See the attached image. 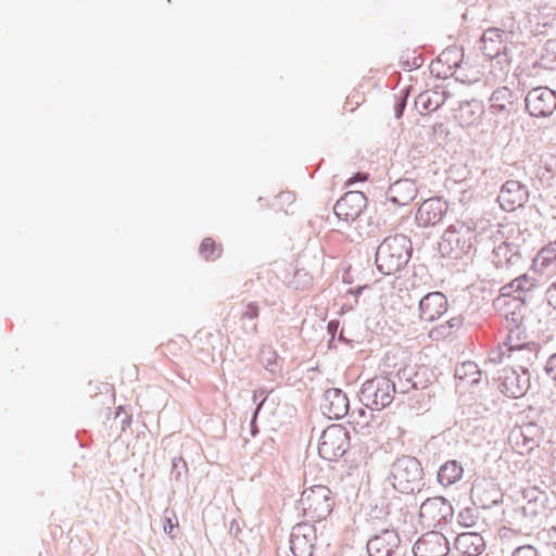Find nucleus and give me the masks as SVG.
I'll list each match as a JSON object with an SVG mask.
<instances>
[{"label":"nucleus","instance_id":"obj_1","mask_svg":"<svg viewBox=\"0 0 556 556\" xmlns=\"http://www.w3.org/2000/svg\"><path fill=\"white\" fill-rule=\"evenodd\" d=\"M410 256L409 241L405 236L388 237L378 247L376 264L383 275H392L402 269Z\"/></svg>","mask_w":556,"mask_h":556},{"label":"nucleus","instance_id":"obj_2","mask_svg":"<svg viewBox=\"0 0 556 556\" xmlns=\"http://www.w3.org/2000/svg\"><path fill=\"white\" fill-rule=\"evenodd\" d=\"M334 506L332 492L326 485H313L305 489L299 500V507L305 518L317 522L325 520Z\"/></svg>","mask_w":556,"mask_h":556},{"label":"nucleus","instance_id":"obj_3","mask_svg":"<svg viewBox=\"0 0 556 556\" xmlns=\"http://www.w3.org/2000/svg\"><path fill=\"white\" fill-rule=\"evenodd\" d=\"M422 479V467L415 457L405 456L397 459L392 467V484L401 493H413L419 490Z\"/></svg>","mask_w":556,"mask_h":556},{"label":"nucleus","instance_id":"obj_4","mask_svg":"<svg viewBox=\"0 0 556 556\" xmlns=\"http://www.w3.org/2000/svg\"><path fill=\"white\" fill-rule=\"evenodd\" d=\"M395 387L390 377L378 376L363 384L361 396L367 407L382 409L393 401Z\"/></svg>","mask_w":556,"mask_h":556},{"label":"nucleus","instance_id":"obj_5","mask_svg":"<svg viewBox=\"0 0 556 556\" xmlns=\"http://www.w3.org/2000/svg\"><path fill=\"white\" fill-rule=\"evenodd\" d=\"M349 442L350 435L346 429L341 425H331L320 435L318 454L326 460H337L346 452Z\"/></svg>","mask_w":556,"mask_h":556},{"label":"nucleus","instance_id":"obj_6","mask_svg":"<svg viewBox=\"0 0 556 556\" xmlns=\"http://www.w3.org/2000/svg\"><path fill=\"white\" fill-rule=\"evenodd\" d=\"M538 346L533 342L518 343L517 339L510 334L508 341L502 351V357L509 362L513 369H520L522 372H528L529 366L538 358Z\"/></svg>","mask_w":556,"mask_h":556},{"label":"nucleus","instance_id":"obj_7","mask_svg":"<svg viewBox=\"0 0 556 556\" xmlns=\"http://www.w3.org/2000/svg\"><path fill=\"white\" fill-rule=\"evenodd\" d=\"M526 108L532 116H549L556 109V93L546 87L534 88L526 98Z\"/></svg>","mask_w":556,"mask_h":556},{"label":"nucleus","instance_id":"obj_8","mask_svg":"<svg viewBox=\"0 0 556 556\" xmlns=\"http://www.w3.org/2000/svg\"><path fill=\"white\" fill-rule=\"evenodd\" d=\"M367 198L361 191L346 192L334 205V213L339 219L354 222L364 212Z\"/></svg>","mask_w":556,"mask_h":556},{"label":"nucleus","instance_id":"obj_9","mask_svg":"<svg viewBox=\"0 0 556 556\" xmlns=\"http://www.w3.org/2000/svg\"><path fill=\"white\" fill-rule=\"evenodd\" d=\"M528 197L526 186L517 180H508L502 186L497 200L504 211L514 212L527 202Z\"/></svg>","mask_w":556,"mask_h":556},{"label":"nucleus","instance_id":"obj_10","mask_svg":"<svg viewBox=\"0 0 556 556\" xmlns=\"http://www.w3.org/2000/svg\"><path fill=\"white\" fill-rule=\"evenodd\" d=\"M448 210V204L441 198L425 200L417 210L416 222L419 226H434L442 220Z\"/></svg>","mask_w":556,"mask_h":556},{"label":"nucleus","instance_id":"obj_11","mask_svg":"<svg viewBox=\"0 0 556 556\" xmlns=\"http://www.w3.org/2000/svg\"><path fill=\"white\" fill-rule=\"evenodd\" d=\"M448 551L446 538L435 531L424 534L414 545L415 556H446Z\"/></svg>","mask_w":556,"mask_h":556},{"label":"nucleus","instance_id":"obj_12","mask_svg":"<svg viewBox=\"0 0 556 556\" xmlns=\"http://www.w3.org/2000/svg\"><path fill=\"white\" fill-rule=\"evenodd\" d=\"M448 302L441 292H430L419 302V317L421 320L432 323L446 314Z\"/></svg>","mask_w":556,"mask_h":556},{"label":"nucleus","instance_id":"obj_13","mask_svg":"<svg viewBox=\"0 0 556 556\" xmlns=\"http://www.w3.org/2000/svg\"><path fill=\"white\" fill-rule=\"evenodd\" d=\"M530 384L528 372L518 374L516 369H505L501 377V389L509 397L522 396Z\"/></svg>","mask_w":556,"mask_h":556},{"label":"nucleus","instance_id":"obj_14","mask_svg":"<svg viewBox=\"0 0 556 556\" xmlns=\"http://www.w3.org/2000/svg\"><path fill=\"white\" fill-rule=\"evenodd\" d=\"M494 305L505 318L511 319L516 325L521 323L522 309L525 308L523 300L501 290V294L496 298Z\"/></svg>","mask_w":556,"mask_h":556},{"label":"nucleus","instance_id":"obj_15","mask_svg":"<svg viewBox=\"0 0 556 556\" xmlns=\"http://www.w3.org/2000/svg\"><path fill=\"white\" fill-rule=\"evenodd\" d=\"M451 506L441 496L427 498L420 506L419 515L429 522L440 523L450 515Z\"/></svg>","mask_w":556,"mask_h":556},{"label":"nucleus","instance_id":"obj_16","mask_svg":"<svg viewBox=\"0 0 556 556\" xmlns=\"http://www.w3.org/2000/svg\"><path fill=\"white\" fill-rule=\"evenodd\" d=\"M314 542L315 536L312 529L301 526L294 528L290 540L293 556H312Z\"/></svg>","mask_w":556,"mask_h":556},{"label":"nucleus","instance_id":"obj_17","mask_svg":"<svg viewBox=\"0 0 556 556\" xmlns=\"http://www.w3.org/2000/svg\"><path fill=\"white\" fill-rule=\"evenodd\" d=\"M517 98L507 87L497 88L490 98V110L493 114L507 116L516 111Z\"/></svg>","mask_w":556,"mask_h":556},{"label":"nucleus","instance_id":"obj_18","mask_svg":"<svg viewBox=\"0 0 556 556\" xmlns=\"http://www.w3.org/2000/svg\"><path fill=\"white\" fill-rule=\"evenodd\" d=\"M349 400L338 390H328L325 394L324 412L330 419H340L348 414Z\"/></svg>","mask_w":556,"mask_h":556},{"label":"nucleus","instance_id":"obj_19","mask_svg":"<svg viewBox=\"0 0 556 556\" xmlns=\"http://www.w3.org/2000/svg\"><path fill=\"white\" fill-rule=\"evenodd\" d=\"M504 31L497 28H490L482 35L481 50L490 59H494L506 51Z\"/></svg>","mask_w":556,"mask_h":556},{"label":"nucleus","instance_id":"obj_20","mask_svg":"<svg viewBox=\"0 0 556 556\" xmlns=\"http://www.w3.org/2000/svg\"><path fill=\"white\" fill-rule=\"evenodd\" d=\"M455 548L463 556H478L485 548L484 539L477 532H464L457 535Z\"/></svg>","mask_w":556,"mask_h":556},{"label":"nucleus","instance_id":"obj_21","mask_svg":"<svg viewBox=\"0 0 556 556\" xmlns=\"http://www.w3.org/2000/svg\"><path fill=\"white\" fill-rule=\"evenodd\" d=\"M389 194L395 204L407 205L416 198L417 187L413 180H397L390 187Z\"/></svg>","mask_w":556,"mask_h":556},{"label":"nucleus","instance_id":"obj_22","mask_svg":"<svg viewBox=\"0 0 556 556\" xmlns=\"http://www.w3.org/2000/svg\"><path fill=\"white\" fill-rule=\"evenodd\" d=\"M455 378L457 380L458 388L467 389L470 386L479 383L482 378V374L476 363L464 362L456 368Z\"/></svg>","mask_w":556,"mask_h":556},{"label":"nucleus","instance_id":"obj_23","mask_svg":"<svg viewBox=\"0 0 556 556\" xmlns=\"http://www.w3.org/2000/svg\"><path fill=\"white\" fill-rule=\"evenodd\" d=\"M533 266L540 273L556 269V241L541 249L533 261Z\"/></svg>","mask_w":556,"mask_h":556},{"label":"nucleus","instance_id":"obj_24","mask_svg":"<svg viewBox=\"0 0 556 556\" xmlns=\"http://www.w3.org/2000/svg\"><path fill=\"white\" fill-rule=\"evenodd\" d=\"M464 469L456 460H448L438 471V481L443 486H448L462 479Z\"/></svg>","mask_w":556,"mask_h":556},{"label":"nucleus","instance_id":"obj_25","mask_svg":"<svg viewBox=\"0 0 556 556\" xmlns=\"http://www.w3.org/2000/svg\"><path fill=\"white\" fill-rule=\"evenodd\" d=\"M380 366L383 371L382 376L390 377L395 372H400L405 366L403 353L399 349L388 351L384 354Z\"/></svg>","mask_w":556,"mask_h":556},{"label":"nucleus","instance_id":"obj_26","mask_svg":"<svg viewBox=\"0 0 556 556\" xmlns=\"http://www.w3.org/2000/svg\"><path fill=\"white\" fill-rule=\"evenodd\" d=\"M534 287V280L523 275L514 279L510 283L505 285L501 290L525 301L526 293L531 291Z\"/></svg>","mask_w":556,"mask_h":556},{"label":"nucleus","instance_id":"obj_27","mask_svg":"<svg viewBox=\"0 0 556 556\" xmlns=\"http://www.w3.org/2000/svg\"><path fill=\"white\" fill-rule=\"evenodd\" d=\"M494 253L497 262L502 265H513L520 257L519 247L513 242H502L496 247Z\"/></svg>","mask_w":556,"mask_h":556},{"label":"nucleus","instance_id":"obj_28","mask_svg":"<svg viewBox=\"0 0 556 556\" xmlns=\"http://www.w3.org/2000/svg\"><path fill=\"white\" fill-rule=\"evenodd\" d=\"M295 195L291 191H281L271 201L270 207L276 213H288V208L294 203Z\"/></svg>","mask_w":556,"mask_h":556},{"label":"nucleus","instance_id":"obj_29","mask_svg":"<svg viewBox=\"0 0 556 556\" xmlns=\"http://www.w3.org/2000/svg\"><path fill=\"white\" fill-rule=\"evenodd\" d=\"M223 249L212 238H205L200 244V253L206 261H215L220 257Z\"/></svg>","mask_w":556,"mask_h":556},{"label":"nucleus","instance_id":"obj_30","mask_svg":"<svg viewBox=\"0 0 556 556\" xmlns=\"http://www.w3.org/2000/svg\"><path fill=\"white\" fill-rule=\"evenodd\" d=\"M367 551L370 556H389L392 548L384 544L382 536H375L368 541Z\"/></svg>","mask_w":556,"mask_h":556},{"label":"nucleus","instance_id":"obj_31","mask_svg":"<svg viewBox=\"0 0 556 556\" xmlns=\"http://www.w3.org/2000/svg\"><path fill=\"white\" fill-rule=\"evenodd\" d=\"M457 118L459 124L464 127L470 126L476 123L478 116H476L475 112L470 108V105L460 106Z\"/></svg>","mask_w":556,"mask_h":556},{"label":"nucleus","instance_id":"obj_32","mask_svg":"<svg viewBox=\"0 0 556 556\" xmlns=\"http://www.w3.org/2000/svg\"><path fill=\"white\" fill-rule=\"evenodd\" d=\"M257 316H258V306L254 303L248 304L242 314V318L254 319Z\"/></svg>","mask_w":556,"mask_h":556},{"label":"nucleus","instance_id":"obj_33","mask_svg":"<svg viewBox=\"0 0 556 556\" xmlns=\"http://www.w3.org/2000/svg\"><path fill=\"white\" fill-rule=\"evenodd\" d=\"M514 556H538V553L534 547H532L530 545H525V546L518 547L514 552Z\"/></svg>","mask_w":556,"mask_h":556},{"label":"nucleus","instance_id":"obj_34","mask_svg":"<svg viewBox=\"0 0 556 556\" xmlns=\"http://www.w3.org/2000/svg\"><path fill=\"white\" fill-rule=\"evenodd\" d=\"M546 296L548 304L556 309V281L547 289Z\"/></svg>","mask_w":556,"mask_h":556},{"label":"nucleus","instance_id":"obj_35","mask_svg":"<svg viewBox=\"0 0 556 556\" xmlns=\"http://www.w3.org/2000/svg\"><path fill=\"white\" fill-rule=\"evenodd\" d=\"M547 374L556 380V354L552 355L546 366Z\"/></svg>","mask_w":556,"mask_h":556},{"label":"nucleus","instance_id":"obj_36","mask_svg":"<svg viewBox=\"0 0 556 556\" xmlns=\"http://www.w3.org/2000/svg\"><path fill=\"white\" fill-rule=\"evenodd\" d=\"M368 179V174H365V173H357L355 174L353 177L349 178L345 182V186L346 187H350L352 186L354 182H357V181H366Z\"/></svg>","mask_w":556,"mask_h":556},{"label":"nucleus","instance_id":"obj_37","mask_svg":"<svg viewBox=\"0 0 556 556\" xmlns=\"http://www.w3.org/2000/svg\"><path fill=\"white\" fill-rule=\"evenodd\" d=\"M178 526L177 522H174L173 519L169 516H165V523L163 526L164 531L168 534H172L174 529Z\"/></svg>","mask_w":556,"mask_h":556},{"label":"nucleus","instance_id":"obj_38","mask_svg":"<svg viewBox=\"0 0 556 556\" xmlns=\"http://www.w3.org/2000/svg\"><path fill=\"white\" fill-rule=\"evenodd\" d=\"M404 108V102L399 105L396 117H401Z\"/></svg>","mask_w":556,"mask_h":556},{"label":"nucleus","instance_id":"obj_39","mask_svg":"<svg viewBox=\"0 0 556 556\" xmlns=\"http://www.w3.org/2000/svg\"><path fill=\"white\" fill-rule=\"evenodd\" d=\"M458 517H459V522L464 523L465 526H469V523L467 521L463 520L464 519L463 513H460Z\"/></svg>","mask_w":556,"mask_h":556},{"label":"nucleus","instance_id":"obj_40","mask_svg":"<svg viewBox=\"0 0 556 556\" xmlns=\"http://www.w3.org/2000/svg\"><path fill=\"white\" fill-rule=\"evenodd\" d=\"M365 288H366V286H364V287H359V288H357L353 293L357 295V294H359V293H361V291H362L363 289H365Z\"/></svg>","mask_w":556,"mask_h":556}]
</instances>
